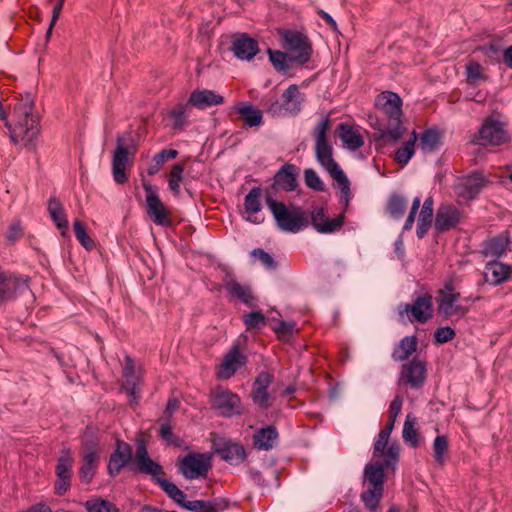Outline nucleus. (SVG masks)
<instances>
[{"label": "nucleus", "mask_w": 512, "mask_h": 512, "mask_svg": "<svg viewBox=\"0 0 512 512\" xmlns=\"http://www.w3.org/2000/svg\"><path fill=\"white\" fill-rule=\"evenodd\" d=\"M432 216H433V199H432V197H428L422 205V208H421L418 218L432 221Z\"/></svg>", "instance_id": "nucleus-64"}, {"label": "nucleus", "mask_w": 512, "mask_h": 512, "mask_svg": "<svg viewBox=\"0 0 512 512\" xmlns=\"http://www.w3.org/2000/svg\"><path fill=\"white\" fill-rule=\"evenodd\" d=\"M251 256L259 260L266 268H274L273 258L262 249H254Z\"/></svg>", "instance_id": "nucleus-59"}, {"label": "nucleus", "mask_w": 512, "mask_h": 512, "mask_svg": "<svg viewBox=\"0 0 512 512\" xmlns=\"http://www.w3.org/2000/svg\"><path fill=\"white\" fill-rule=\"evenodd\" d=\"M407 206V200L400 195H393L389 199L387 210L389 214L394 218H400Z\"/></svg>", "instance_id": "nucleus-46"}, {"label": "nucleus", "mask_w": 512, "mask_h": 512, "mask_svg": "<svg viewBox=\"0 0 512 512\" xmlns=\"http://www.w3.org/2000/svg\"><path fill=\"white\" fill-rule=\"evenodd\" d=\"M508 139L507 131L499 120L491 117L484 121L479 131L473 137V143L487 146L500 145Z\"/></svg>", "instance_id": "nucleus-9"}, {"label": "nucleus", "mask_w": 512, "mask_h": 512, "mask_svg": "<svg viewBox=\"0 0 512 512\" xmlns=\"http://www.w3.org/2000/svg\"><path fill=\"white\" fill-rule=\"evenodd\" d=\"M510 274V266L498 261L487 263L484 269V278L486 282L492 285H499L506 281Z\"/></svg>", "instance_id": "nucleus-23"}, {"label": "nucleus", "mask_w": 512, "mask_h": 512, "mask_svg": "<svg viewBox=\"0 0 512 512\" xmlns=\"http://www.w3.org/2000/svg\"><path fill=\"white\" fill-rule=\"evenodd\" d=\"M487 180L481 173H473L463 178L457 185V195L465 200L473 199L486 185Z\"/></svg>", "instance_id": "nucleus-16"}, {"label": "nucleus", "mask_w": 512, "mask_h": 512, "mask_svg": "<svg viewBox=\"0 0 512 512\" xmlns=\"http://www.w3.org/2000/svg\"><path fill=\"white\" fill-rule=\"evenodd\" d=\"M282 98L284 109L293 115L300 111L301 104L304 102V95L296 85H290L283 93Z\"/></svg>", "instance_id": "nucleus-31"}, {"label": "nucleus", "mask_w": 512, "mask_h": 512, "mask_svg": "<svg viewBox=\"0 0 512 512\" xmlns=\"http://www.w3.org/2000/svg\"><path fill=\"white\" fill-rule=\"evenodd\" d=\"M390 435L388 430H381L378 438L374 444V456H384V451L387 446Z\"/></svg>", "instance_id": "nucleus-55"}, {"label": "nucleus", "mask_w": 512, "mask_h": 512, "mask_svg": "<svg viewBox=\"0 0 512 512\" xmlns=\"http://www.w3.org/2000/svg\"><path fill=\"white\" fill-rule=\"evenodd\" d=\"M463 301L466 299H461L460 293L456 292L451 284H446L443 289L438 291V313L446 318H461L469 310L468 305H465Z\"/></svg>", "instance_id": "nucleus-5"}, {"label": "nucleus", "mask_w": 512, "mask_h": 512, "mask_svg": "<svg viewBox=\"0 0 512 512\" xmlns=\"http://www.w3.org/2000/svg\"><path fill=\"white\" fill-rule=\"evenodd\" d=\"M224 103V97L213 90L196 89L191 92L188 104L200 110Z\"/></svg>", "instance_id": "nucleus-15"}, {"label": "nucleus", "mask_w": 512, "mask_h": 512, "mask_svg": "<svg viewBox=\"0 0 512 512\" xmlns=\"http://www.w3.org/2000/svg\"><path fill=\"white\" fill-rule=\"evenodd\" d=\"M182 505L190 511L194 512H211L212 508L210 504L202 500L189 501L187 503H182Z\"/></svg>", "instance_id": "nucleus-58"}, {"label": "nucleus", "mask_w": 512, "mask_h": 512, "mask_svg": "<svg viewBox=\"0 0 512 512\" xmlns=\"http://www.w3.org/2000/svg\"><path fill=\"white\" fill-rule=\"evenodd\" d=\"M339 138L343 144L351 150H356L364 144L361 130L346 124L339 125Z\"/></svg>", "instance_id": "nucleus-28"}, {"label": "nucleus", "mask_w": 512, "mask_h": 512, "mask_svg": "<svg viewBox=\"0 0 512 512\" xmlns=\"http://www.w3.org/2000/svg\"><path fill=\"white\" fill-rule=\"evenodd\" d=\"M272 382V376L269 373H261L254 382L253 390H267Z\"/></svg>", "instance_id": "nucleus-62"}, {"label": "nucleus", "mask_w": 512, "mask_h": 512, "mask_svg": "<svg viewBox=\"0 0 512 512\" xmlns=\"http://www.w3.org/2000/svg\"><path fill=\"white\" fill-rule=\"evenodd\" d=\"M305 183L308 187L316 190L323 191L324 184L318 174L313 169H306L304 172Z\"/></svg>", "instance_id": "nucleus-52"}, {"label": "nucleus", "mask_w": 512, "mask_h": 512, "mask_svg": "<svg viewBox=\"0 0 512 512\" xmlns=\"http://www.w3.org/2000/svg\"><path fill=\"white\" fill-rule=\"evenodd\" d=\"M22 233H23L22 226H21L20 222L16 221V222H13L9 226V229L6 233V238H7V240L13 242V241H16L17 239H19L22 236Z\"/></svg>", "instance_id": "nucleus-63"}, {"label": "nucleus", "mask_w": 512, "mask_h": 512, "mask_svg": "<svg viewBox=\"0 0 512 512\" xmlns=\"http://www.w3.org/2000/svg\"><path fill=\"white\" fill-rule=\"evenodd\" d=\"M48 212L56 227L61 231V235L66 236L68 232V219L62 204L56 198L49 200Z\"/></svg>", "instance_id": "nucleus-30"}, {"label": "nucleus", "mask_w": 512, "mask_h": 512, "mask_svg": "<svg viewBox=\"0 0 512 512\" xmlns=\"http://www.w3.org/2000/svg\"><path fill=\"white\" fill-rule=\"evenodd\" d=\"M124 388L132 397V400H137V387L140 383V374L136 371L135 362L130 358H125L124 365Z\"/></svg>", "instance_id": "nucleus-27"}, {"label": "nucleus", "mask_w": 512, "mask_h": 512, "mask_svg": "<svg viewBox=\"0 0 512 512\" xmlns=\"http://www.w3.org/2000/svg\"><path fill=\"white\" fill-rule=\"evenodd\" d=\"M364 484L367 487L383 488L384 469L379 464H368L364 470Z\"/></svg>", "instance_id": "nucleus-35"}, {"label": "nucleus", "mask_w": 512, "mask_h": 512, "mask_svg": "<svg viewBox=\"0 0 512 512\" xmlns=\"http://www.w3.org/2000/svg\"><path fill=\"white\" fill-rule=\"evenodd\" d=\"M85 507L88 512H119L113 503L101 498H93L86 501Z\"/></svg>", "instance_id": "nucleus-45"}, {"label": "nucleus", "mask_w": 512, "mask_h": 512, "mask_svg": "<svg viewBox=\"0 0 512 512\" xmlns=\"http://www.w3.org/2000/svg\"><path fill=\"white\" fill-rule=\"evenodd\" d=\"M177 155L178 152L175 149H164L160 151L154 155L152 164L147 168V173L149 175L156 174L167 160L174 159Z\"/></svg>", "instance_id": "nucleus-40"}, {"label": "nucleus", "mask_w": 512, "mask_h": 512, "mask_svg": "<svg viewBox=\"0 0 512 512\" xmlns=\"http://www.w3.org/2000/svg\"><path fill=\"white\" fill-rule=\"evenodd\" d=\"M270 61L272 62L273 66L279 70L284 71L287 69V54L280 51H272L271 49L268 50Z\"/></svg>", "instance_id": "nucleus-53"}, {"label": "nucleus", "mask_w": 512, "mask_h": 512, "mask_svg": "<svg viewBox=\"0 0 512 512\" xmlns=\"http://www.w3.org/2000/svg\"><path fill=\"white\" fill-rule=\"evenodd\" d=\"M315 152L317 161L330 174L340 190V202L347 207L351 199L350 182L343 170L333 159L331 145L329 143L315 145Z\"/></svg>", "instance_id": "nucleus-3"}, {"label": "nucleus", "mask_w": 512, "mask_h": 512, "mask_svg": "<svg viewBox=\"0 0 512 512\" xmlns=\"http://www.w3.org/2000/svg\"><path fill=\"white\" fill-rule=\"evenodd\" d=\"M417 348L415 337H404L393 352V358L398 361L407 359Z\"/></svg>", "instance_id": "nucleus-38"}, {"label": "nucleus", "mask_w": 512, "mask_h": 512, "mask_svg": "<svg viewBox=\"0 0 512 512\" xmlns=\"http://www.w3.org/2000/svg\"><path fill=\"white\" fill-rule=\"evenodd\" d=\"M448 450V440L446 436H437L433 442V451L435 461L442 465L445 461V454Z\"/></svg>", "instance_id": "nucleus-48"}, {"label": "nucleus", "mask_w": 512, "mask_h": 512, "mask_svg": "<svg viewBox=\"0 0 512 512\" xmlns=\"http://www.w3.org/2000/svg\"><path fill=\"white\" fill-rule=\"evenodd\" d=\"M135 460L139 471L142 473L149 474L152 477L159 476L162 473V467L149 457L144 443L138 445Z\"/></svg>", "instance_id": "nucleus-25"}, {"label": "nucleus", "mask_w": 512, "mask_h": 512, "mask_svg": "<svg viewBox=\"0 0 512 512\" xmlns=\"http://www.w3.org/2000/svg\"><path fill=\"white\" fill-rule=\"evenodd\" d=\"M184 166L180 163L173 165L169 175V188L175 194L179 195L180 185L183 180Z\"/></svg>", "instance_id": "nucleus-47"}, {"label": "nucleus", "mask_w": 512, "mask_h": 512, "mask_svg": "<svg viewBox=\"0 0 512 512\" xmlns=\"http://www.w3.org/2000/svg\"><path fill=\"white\" fill-rule=\"evenodd\" d=\"M266 203L280 230L297 233L308 226V218L302 208L288 207L272 198H267Z\"/></svg>", "instance_id": "nucleus-2"}, {"label": "nucleus", "mask_w": 512, "mask_h": 512, "mask_svg": "<svg viewBox=\"0 0 512 512\" xmlns=\"http://www.w3.org/2000/svg\"><path fill=\"white\" fill-rule=\"evenodd\" d=\"M218 454L226 462L237 465L246 459V451L244 447L231 440L225 441L220 448L217 449Z\"/></svg>", "instance_id": "nucleus-24"}, {"label": "nucleus", "mask_w": 512, "mask_h": 512, "mask_svg": "<svg viewBox=\"0 0 512 512\" xmlns=\"http://www.w3.org/2000/svg\"><path fill=\"white\" fill-rule=\"evenodd\" d=\"M455 332L451 327H440L435 331L434 338L437 343H446L453 339Z\"/></svg>", "instance_id": "nucleus-56"}, {"label": "nucleus", "mask_w": 512, "mask_h": 512, "mask_svg": "<svg viewBox=\"0 0 512 512\" xmlns=\"http://www.w3.org/2000/svg\"><path fill=\"white\" fill-rule=\"evenodd\" d=\"M11 141L20 147L33 149L40 135V118L31 95L23 96L14 105L11 121L6 122Z\"/></svg>", "instance_id": "nucleus-1"}, {"label": "nucleus", "mask_w": 512, "mask_h": 512, "mask_svg": "<svg viewBox=\"0 0 512 512\" xmlns=\"http://www.w3.org/2000/svg\"><path fill=\"white\" fill-rule=\"evenodd\" d=\"M211 408L223 417H233L242 413L240 397L232 391L216 387L210 393Z\"/></svg>", "instance_id": "nucleus-6"}, {"label": "nucleus", "mask_w": 512, "mask_h": 512, "mask_svg": "<svg viewBox=\"0 0 512 512\" xmlns=\"http://www.w3.org/2000/svg\"><path fill=\"white\" fill-rule=\"evenodd\" d=\"M160 487L172 498L175 502L182 504L185 498V494L180 490L174 483L169 480L159 478L158 476L153 477Z\"/></svg>", "instance_id": "nucleus-43"}, {"label": "nucleus", "mask_w": 512, "mask_h": 512, "mask_svg": "<svg viewBox=\"0 0 512 512\" xmlns=\"http://www.w3.org/2000/svg\"><path fill=\"white\" fill-rule=\"evenodd\" d=\"M283 45L290 53V59L299 63L310 60L312 48L307 38L300 32L283 30L280 32Z\"/></svg>", "instance_id": "nucleus-8"}, {"label": "nucleus", "mask_w": 512, "mask_h": 512, "mask_svg": "<svg viewBox=\"0 0 512 512\" xmlns=\"http://www.w3.org/2000/svg\"><path fill=\"white\" fill-rule=\"evenodd\" d=\"M188 105H189L188 103L187 104H178L170 111L169 116H170L171 120L173 121V126L175 128H181L185 124L186 118L188 116V112H187Z\"/></svg>", "instance_id": "nucleus-49"}, {"label": "nucleus", "mask_w": 512, "mask_h": 512, "mask_svg": "<svg viewBox=\"0 0 512 512\" xmlns=\"http://www.w3.org/2000/svg\"><path fill=\"white\" fill-rule=\"evenodd\" d=\"M224 288L231 297L237 298L247 305L254 304V297L249 286L243 285L233 278H228L224 282Z\"/></svg>", "instance_id": "nucleus-29"}, {"label": "nucleus", "mask_w": 512, "mask_h": 512, "mask_svg": "<svg viewBox=\"0 0 512 512\" xmlns=\"http://www.w3.org/2000/svg\"><path fill=\"white\" fill-rule=\"evenodd\" d=\"M465 78L467 84L471 86H477L488 80L485 69L474 59H469L465 65Z\"/></svg>", "instance_id": "nucleus-33"}, {"label": "nucleus", "mask_w": 512, "mask_h": 512, "mask_svg": "<svg viewBox=\"0 0 512 512\" xmlns=\"http://www.w3.org/2000/svg\"><path fill=\"white\" fill-rule=\"evenodd\" d=\"M28 290L27 278L16 276L0 268V303Z\"/></svg>", "instance_id": "nucleus-10"}, {"label": "nucleus", "mask_w": 512, "mask_h": 512, "mask_svg": "<svg viewBox=\"0 0 512 512\" xmlns=\"http://www.w3.org/2000/svg\"><path fill=\"white\" fill-rule=\"evenodd\" d=\"M330 121L328 118H323L318 122L315 128L316 145L327 144V131L329 129Z\"/></svg>", "instance_id": "nucleus-50"}, {"label": "nucleus", "mask_w": 512, "mask_h": 512, "mask_svg": "<svg viewBox=\"0 0 512 512\" xmlns=\"http://www.w3.org/2000/svg\"><path fill=\"white\" fill-rule=\"evenodd\" d=\"M134 153L135 147L131 134L125 133L118 136L112 161L113 177L117 183L123 184L127 181L125 170L129 161V155H133Z\"/></svg>", "instance_id": "nucleus-4"}, {"label": "nucleus", "mask_w": 512, "mask_h": 512, "mask_svg": "<svg viewBox=\"0 0 512 512\" xmlns=\"http://www.w3.org/2000/svg\"><path fill=\"white\" fill-rule=\"evenodd\" d=\"M73 464V456L70 451H63L62 455L58 458L56 466L57 477L71 478V468Z\"/></svg>", "instance_id": "nucleus-44"}, {"label": "nucleus", "mask_w": 512, "mask_h": 512, "mask_svg": "<svg viewBox=\"0 0 512 512\" xmlns=\"http://www.w3.org/2000/svg\"><path fill=\"white\" fill-rule=\"evenodd\" d=\"M144 189L148 216L156 225H168L169 211L160 200L155 188L150 184H144Z\"/></svg>", "instance_id": "nucleus-11"}, {"label": "nucleus", "mask_w": 512, "mask_h": 512, "mask_svg": "<svg viewBox=\"0 0 512 512\" xmlns=\"http://www.w3.org/2000/svg\"><path fill=\"white\" fill-rule=\"evenodd\" d=\"M73 228L76 239L86 250L90 251L95 248V242L88 235L85 224L81 220L76 219L73 222Z\"/></svg>", "instance_id": "nucleus-41"}, {"label": "nucleus", "mask_w": 512, "mask_h": 512, "mask_svg": "<svg viewBox=\"0 0 512 512\" xmlns=\"http://www.w3.org/2000/svg\"><path fill=\"white\" fill-rule=\"evenodd\" d=\"M438 140L439 135L435 130H428L424 132L421 136L422 149L427 151L432 150L438 143Z\"/></svg>", "instance_id": "nucleus-54"}, {"label": "nucleus", "mask_w": 512, "mask_h": 512, "mask_svg": "<svg viewBox=\"0 0 512 512\" xmlns=\"http://www.w3.org/2000/svg\"><path fill=\"white\" fill-rule=\"evenodd\" d=\"M232 50L238 59L249 61L258 53L259 48L254 39L242 35L234 40Z\"/></svg>", "instance_id": "nucleus-22"}, {"label": "nucleus", "mask_w": 512, "mask_h": 512, "mask_svg": "<svg viewBox=\"0 0 512 512\" xmlns=\"http://www.w3.org/2000/svg\"><path fill=\"white\" fill-rule=\"evenodd\" d=\"M432 297L428 294L415 299L413 304H403L398 307V315L402 322L424 323L432 317Z\"/></svg>", "instance_id": "nucleus-7"}, {"label": "nucleus", "mask_w": 512, "mask_h": 512, "mask_svg": "<svg viewBox=\"0 0 512 512\" xmlns=\"http://www.w3.org/2000/svg\"><path fill=\"white\" fill-rule=\"evenodd\" d=\"M311 222L314 229L322 234H329L339 230L344 223V216L339 215L333 219L326 216L322 207H316L311 211Z\"/></svg>", "instance_id": "nucleus-13"}, {"label": "nucleus", "mask_w": 512, "mask_h": 512, "mask_svg": "<svg viewBox=\"0 0 512 512\" xmlns=\"http://www.w3.org/2000/svg\"><path fill=\"white\" fill-rule=\"evenodd\" d=\"M275 184L282 190L292 191L296 187V174L293 165H284L275 175Z\"/></svg>", "instance_id": "nucleus-34"}, {"label": "nucleus", "mask_w": 512, "mask_h": 512, "mask_svg": "<svg viewBox=\"0 0 512 512\" xmlns=\"http://www.w3.org/2000/svg\"><path fill=\"white\" fill-rule=\"evenodd\" d=\"M132 456L131 447L122 441H118L116 451L111 455L108 469L111 475H116L129 462Z\"/></svg>", "instance_id": "nucleus-26"}, {"label": "nucleus", "mask_w": 512, "mask_h": 512, "mask_svg": "<svg viewBox=\"0 0 512 512\" xmlns=\"http://www.w3.org/2000/svg\"><path fill=\"white\" fill-rule=\"evenodd\" d=\"M210 468L209 457L202 454H190L180 462V471L186 479L205 476Z\"/></svg>", "instance_id": "nucleus-12"}, {"label": "nucleus", "mask_w": 512, "mask_h": 512, "mask_svg": "<svg viewBox=\"0 0 512 512\" xmlns=\"http://www.w3.org/2000/svg\"><path fill=\"white\" fill-rule=\"evenodd\" d=\"M382 496L383 488L367 487L361 494V500L370 512H377Z\"/></svg>", "instance_id": "nucleus-39"}, {"label": "nucleus", "mask_w": 512, "mask_h": 512, "mask_svg": "<svg viewBox=\"0 0 512 512\" xmlns=\"http://www.w3.org/2000/svg\"><path fill=\"white\" fill-rule=\"evenodd\" d=\"M271 396L267 390H253V401L260 407H268L271 405Z\"/></svg>", "instance_id": "nucleus-57"}, {"label": "nucleus", "mask_w": 512, "mask_h": 512, "mask_svg": "<svg viewBox=\"0 0 512 512\" xmlns=\"http://www.w3.org/2000/svg\"><path fill=\"white\" fill-rule=\"evenodd\" d=\"M247 127H258L263 123V113L249 102H239L233 107Z\"/></svg>", "instance_id": "nucleus-20"}, {"label": "nucleus", "mask_w": 512, "mask_h": 512, "mask_svg": "<svg viewBox=\"0 0 512 512\" xmlns=\"http://www.w3.org/2000/svg\"><path fill=\"white\" fill-rule=\"evenodd\" d=\"M417 141L416 132L413 131L411 137L403 143L395 152L394 159L397 163L406 165L415 152V144Z\"/></svg>", "instance_id": "nucleus-36"}, {"label": "nucleus", "mask_w": 512, "mask_h": 512, "mask_svg": "<svg viewBox=\"0 0 512 512\" xmlns=\"http://www.w3.org/2000/svg\"><path fill=\"white\" fill-rule=\"evenodd\" d=\"M508 239L505 236H497L486 241L484 253L486 256L500 257L503 255L508 246Z\"/></svg>", "instance_id": "nucleus-37"}, {"label": "nucleus", "mask_w": 512, "mask_h": 512, "mask_svg": "<svg viewBox=\"0 0 512 512\" xmlns=\"http://www.w3.org/2000/svg\"><path fill=\"white\" fill-rule=\"evenodd\" d=\"M461 218L460 211L453 205H441L436 214L435 229L438 232H444L455 227Z\"/></svg>", "instance_id": "nucleus-14"}, {"label": "nucleus", "mask_w": 512, "mask_h": 512, "mask_svg": "<svg viewBox=\"0 0 512 512\" xmlns=\"http://www.w3.org/2000/svg\"><path fill=\"white\" fill-rule=\"evenodd\" d=\"M97 453L93 444H85L83 448V463L88 465H96Z\"/></svg>", "instance_id": "nucleus-61"}, {"label": "nucleus", "mask_w": 512, "mask_h": 512, "mask_svg": "<svg viewBox=\"0 0 512 512\" xmlns=\"http://www.w3.org/2000/svg\"><path fill=\"white\" fill-rule=\"evenodd\" d=\"M425 376L424 364L421 361L413 360L403 366L400 381L403 384L410 385L412 388H418L423 384Z\"/></svg>", "instance_id": "nucleus-17"}, {"label": "nucleus", "mask_w": 512, "mask_h": 512, "mask_svg": "<svg viewBox=\"0 0 512 512\" xmlns=\"http://www.w3.org/2000/svg\"><path fill=\"white\" fill-rule=\"evenodd\" d=\"M245 364V356L238 350L237 347L225 355L223 361L219 365L217 375L219 378L228 379L235 372Z\"/></svg>", "instance_id": "nucleus-18"}, {"label": "nucleus", "mask_w": 512, "mask_h": 512, "mask_svg": "<svg viewBox=\"0 0 512 512\" xmlns=\"http://www.w3.org/2000/svg\"><path fill=\"white\" fill-rule=\"evenodd\" d=\"M247 329H257L265 325V317L260 312H252L243 317Z\"/></svg>", "instance_id": "nucleus-51"}, {"label": "nucleus", "mask_w": 512, "mask_h": 512, "mask_svg": "<svg viewBox=\"0 0 512 512\" xmlns=\"http://www.w3.org/2000/svg\"><path fill=\"white\" fill-rule=\"evenodd\" d=\"M376 106L391 119L399 120L401 115V99L393 92L385 91L376 98Z\"/></svg>", "instance_id": "nucleus-19"}, {"label": "nucleus", "mask_w": 512, "mask_h": 512, "mask_svg": "<svg viewBox=\"0 0 512 512\" xmlns=\"http://www.w3.org/2000/svg\"><path fill=\"white\" fill-rule=\"evenodd\" d=\"M261 190L259 188H253L245 197V213L247 214L246 220L254 223L260 224L264 221V217L260 215V211L262 209L261 204Z\"/></svg>", "instance_id": "nucleus-21"}, {"label": "nucleus", "mask_w": 512, "mask_h": 512, "mask_svg": "<svg viewBox=\"0 0 512 512\" xmlns=\"http://www.w3.org/2000/svg\"><path fill=\"white\" fill-rule=\"evenodd\" d=\"M278 438V432L273 426L257 430L253 436V444L259 450H269Z\"/></svg>", "instance_id": "nucleus-32"}, {"label": "nucleus", "mask_w": 512, "mask_h": 512, "mask_svg": "<svg viewBox=\"0 0 512 512\" xmlns=\"http://www.w3.org/2000/svg\"><path fill=\"white\" fill-rule=\"evenodd\" d=\"M421 205V198L420 197H415L414 200H413V203H412V207H411V210L409 212V215L405 221V224L403 226V230L404 231H408L412 228L413 224H414V220H415V215L419 209Z\"/></svg>", "instance_id": "nucleus-60"}, {"label": "nucleus", "mask_w": 512, "mask_h": 512, "mask_svg": "<svg viewBox=\"0 0 512 512\" xmlns=\"http://www.w3.org/2000/svg\"><path fill=\"white\" fill-rule=\"evenodd\" d=\"M415 425L416 419L411 414H408L404 422L403 439L413 447H416L418 444V432Z\"/></svg>", "instance_id": "nucleus-42"}]
</instances>
